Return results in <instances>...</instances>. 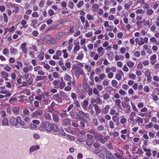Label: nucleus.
<instances>
[{"mask_svg": "<svg viewBox=\"0 0 159 159\" xmlns=\"http://www.w3.org/2000/svg\"><path fill=\"white\" fill-rule=\"evenodd\" d=\"M39 130L42 131L51 132L52 130L51 125L48 121L42 122L39 127Z\"/></svg>", "mask_w": 159, "mask_h": 159, "instance_id": "nucleus-1", "label": "nucleus"}, {"mask_svg": "<svg viewBox=\"0 0 159 159\" xmlns=\"http://www.w3.org/2000/svg\"><path fill=\"white\" fill-rule=\"evenodd\" d=\"M19 120H21V117L19 116L16 118L13 116H11L9 119V121L11 124L15 126H17L18 125Z\"/></svg>", "mask_w": 159, "mask_h": 159, "instance_id": "nucleus-2", "label": "nucleus"}, {"mask_svg": "<svg viewBox=\"0 0 159 159\" xmlns=\"http://www.w3.org/2000/svg\"><path fill=\"white\" fill-rule=\"evenodd\" d=\"M43 114V112L42 110L39 109L38 110H36L31 115V116L32 118H37L39 116H41Z\"/></svg>", "mask_w": 159, "mask_h": 159, "instance_id": "nucleus-3", "label": "nucleus"}, {"mask_svg": "<svg viewBox=\"0 0 159 159\" xmlns=\"http://www.w3.org/2000/svg\"><path fill=\"white\" fill-rule=\"evenodd\" d=\"M104 151L106 153V159H116V158H115L114 156L112 153L109 152V151L107 148H105L104 149Z\"/></svg>", "mask_w": 159, "mask_h": 159, "instance_id": "nucleus-4", "label": "nucleus"}, {"mask_svg": "<svg viewBox=\"0 0 159 159\" xmlns=\"http://www.w3.org/2000/svg\"><path fill=\"white\" fill-rule=\"evenodd\" d=\"M62 55V52L60 50H58L56 51L55 54L52 56V58L55 60H58L60 59V57Z\"/></svg>", "mask_w": 159, "mask_h": 159, "instance_id": "nucleus-5", "label": "nucleus"}, {"mask_svg": "<svg viewBox=\"0 0 159 159\" xmlns=\"http://www.w3.org/2000/svg\"><path fill=\"white\" fill-rule=\"evenodd\" d=\"M123 107L124 108V111L125 113L128 114L130 112L131 107L129 105L125 104L123 105Z\"/></svg>", "mask_w": 159, "mask_h": 159, "instance_id": "nucleus-6", "label": "nucleus"}, {"mask_svg": "<svg viewBox=\"0 0 159 159\" xmlns=\"http://www.w3.org/2000/svg\"><path fill=\"white\" fill-rule=\"evenodd\" d=\"M55 105V103L54 102L52 101L50 105L48 106V111L50 112H52L55 111L53 108Z\"/></svg>", "mask_w": 159, "mask_h": 159, "instance_id": "nucleus-7", "label": "nucleus"}, {"mask_svg": "<svg viewBox=\"0 0 159 159\" xmlns=\"http://www.w3.org/2000/svg\"><path fill=\"white\" fill-rule=\"evenodd\" d=\"M110 106L109 105H106L104 108L102 110V113L103 114H107L109 112V110L110 108Z\"/></svg>", "mask_w": 159, "mask_h": 159, "instance_id": "nucleus-8", "label": "nucleus"}, {"mask_svg": "<svg viewBox=\"0 0 159 159\" xmlns=\"http://www.w3.org/2000/svg\"><path fill=\"white\" fill-rule=\"evenodd\" d=\"M26 44L25 43H24L21 45V49H22V52L24 53H26L28 52V49L26 47Z\"/></svg>", "mask_w": 159, "mask_h": 159, "instance_id": "nucleus-9", "label": "nucleus"}, {"mask_svg": "<svg viewBox=\"0 0 159 159\" xmlns=\"http://www.w3.org/2000/svg\"><path fill=\"white\" fill-rule=\"evenodd\" d=\"M33 69L32 66L31 65H29L28 66H25L23 68V70L24 73H28L29 71Z\"/></svg>", "mask_w": 159, "mask_h": 159, "instance_id": "nucleus-10", "label": "nucleus"}, {"mask_svg": "<svg viewBox=\"0 0 159 159\" xmlns=\"http://www.w3.org/2000/svg\"><path fill=\"white\" fill-rule=\"evenodd\" d=\"M2 125L3 126H8L9 123L8 120L7 118H4L1 121Z\"/></svg>", "mask_w": 159, "mask_h": 159, "instance_id": "nucleus-11", "label": "nucleus"}, {"mask_svg": "<svg viewBox=\"0 0 159 159\" xmlns=\"http://www.w3.org/2000/svg\"><path fill=\"white\" fill-rule=\"evenodd\" d=\"M93 106L94 107V109L95 111L96 115H98L100 113L101 109L99 106L96 104H93Z\"/></svg>", "mask_w": 159, "mask_h": 159, "instance_id": "nucleus-12", "label": "nucleus"}, {"mask_svg": "<svg viewBox=\"0 0 159 159\" xmlns=\"http://www.w3.org/2000/svg\"><path fill=\"white\" fill-rule=\"evenodd\" d=\"M71 123L70 120L69 119H66L63 120L62 124L64 126L69 125Z\"/></svg>", "mask_w": 159, "mask_h": 159, "instance_id": "nucleus-13", "label": "nucleus"}, {"mask_svg": "<svg viewBox=\"0 0 159 159\" xmlns=\"http://www.w3.org/2000/svg\"><path fill=\"white\" fill-rule=\"evenodd\" d=\"M90 56L93 58V60H97L99 57L98 55L96 54L94 52H91L90 54Z\"/></svg>", "mask_w": 159, "mask_h": 159, "instance_id": "nucleus-14", "label": "nucleus"}, {"mask_svg": "<svg viewBox=\"0 0 159 159\" xmlns=\"http://www.w3.org/2000/svg\"><path fill=\"white\" fill-rule=\"evenodd\" d=\"M88 113H84L82 111H80L78 112V115L80 117H83L87 118Z\"/></svg>", "mask_w": 159, "mask_h": 159, "instance_id": "nucleus-15", "label": "nucleus"}, {"mask_svg": "<svg viewBox=\"0 0 159 159\" xmlns=\"http://www.w3.org/2000/svg\"><path fill=\"white\" fill-rule=\"evenodd\" d=\"M121 101L120 99H118L115 100V104L116 105L119 109L121 110H123L121 105Z\"/></svg>", "mask_w": 159, "mask_h": 159, "instance_id": "nucleus-16", "label": "nucleus"}, {"mask_svg": "<svg viewBox=\"0 0 159 159\" xmlns=\"http://www.w3.org/2000/svg\"><path fill=\"white\" fill-rule=\"evenodd\" d=\"M126 65L130 69H131L134 66V62L132 61H128L126 62Z\"/></svg>", "mask_w": 159, "mask_h": 159, "instance_id": "nucleus-17", "label": "nucleus"}, {"mask_svg": "<svg viewBox=\"0 0 159 159\" xmlns=\"http://www.w3.org/2000/svg\"><path fill=\"white\" fill-rule=\"evenodd\" d=\"M39 145H33L30 147L29 151L30 152H33L35 150L39 149Z\"/></svg>", "mask_w": 159, "mask_h": 159, "instance_id": "nucleus-18", "label": "nucleus"}, {"mask_svg": "<svg viewBox=\"0 0 159 159\" xmlns=\"http://www.w3.org/2000/svg\"><path fill=\"white\" fill-rule=\"evenodd\" d=\"M0 93L5 94V95H4L7 97H9L11 95V93L8 92L7 90L1 91H0Z\"/></svg>", "mask_w": 159, "mask_h": 159, "instance_id": "nucleus-19", "label": "nucleus"}, {"mask_svg": "<svg viewBox=\"0 0 159 159\" xmlns=\"http://www.w3.org/2000/svg\"><path fill=\"white\" fill-rule=\"evenodd\" d=\"M132 4L133 2L132 1H129L128 3H125L124 5L125 9L127 10L129 9Z\"/></svg>", "mask_w": 159, "mask_h": 159, "instance_id": "nucleus-20", "label": "nucleus"}, {"mask_svg": "<svg viewBox=\"0 0 159 159\" xmlns=\"http://www.w3.org/2000/svg\"><path fill=\"white\" fill-rule=\"evenodd\" d=\"M64 80L68 82H71V77L67 73H66L64 77Z\"/></svg>", "mask_w": 159, "mask_h": 159, "instance_id": "nucleus-21", "label": "nucleus"}, {"mask_svg": "<svg viewBox=\"0 0 159 159\" xmlns=\"http://www.w3.org/2000/svg\"><path fill=\"white\" fill-rule=\"evenodd\" d=\"M66 138L70 142H72L75 139V138L74 136L68 134L66 135Z\"/></svg>", "mask_w": 159, "mask_h": 159, "instance_id": "nucleus-22", "label": "nucleus"}, {"mask_svg": "<svg viewBox=\"0 0 159 159\" xmlns=\"http://www.w3.org/2000/svg\"><path fill=\"white\" fill-rule=\"evenodd\" d=\"M98 8V5L97 4H94L92 6V10L94 12L97 11Z\"/></svg>", "mask_w": 159, "mask_h": 159, "instance_id": "nucleus-23", "label": "nucleus"}, {"mask_svg": "<svg viewBox=\"0 0 159 159\" xmlns=\"http://www.w3.org/2000/svg\"><path fill=\"white\" fill-rule=\"evenodd\" d=\"M20 110V108L18 107L14 106L12 109V111L14 113L18 114Z\"/></svg>", "mask_w": 159, "mask_h": 159, "instance_id": "nucleus-24", "label": "nucleus"}, {"mask_svg": "<svg viewBox=\"0 0 159 159\" xmlns=\"http://www.w3.org/2000/svg\"><path fill=\"white\" fill-rule=\"evenodd\" d=\"M88 105V100H85L83 101L82 104V106L84 110L87 109V106Z\"/></svg>", "mask_w": 159, "mask_h": 159, "instance_id": "nucleus-25", "label": "nucleus"}, {"mask_svg": "<svg viewBox=\"0 0 159 159\" xmlns=\"http://www.w3.org/2000/svg\"><path fill=\"white\" fill-rule=\"evenodd\" d=\"M150 42L151 43H155L156 45H159V42L157 41V40L154 37H151L150 39Z\"/></svg>", "mask_w": 159, "mask_h": 159, "instance_id": "nucleus-26", "label": "nucleus"}, {"mask_svg": "<svg viewBox=\"0 0 159 159\" xmlns=\"http://www.w3.org/2000/svg\"><path fill=\"white\" fill-rule=\"evenodd\" d=\"M51 127L52 129L56 132H57L59 130L57 126L55 124H52Z\"/></svg>", "mask_w": 159, "mask_h": 159, "instance_id": "nucleus-27", "label": "nucleus"}, {"mask_svg": "<svg viewBox=\"0 0 159 159\" xmlns=\"http://www.w3.org/2000/svg\"><path fill=\"white\" fill-rule=\"evenodd\" d=\"M93 143V139L88 138L86 141V144L88 146H90L92 145Z\"/></svg>", "mask_w": 159, "mask_h": 159, "instance_id": "nucleus-28", "label": "nucleus"}, {"mask_svg": "<svg viewBox=\"0 0 159 159\" xmlns=\"http://www.w3.org/2000/svg\"><path fill=\"white\" fill-rule=\"evenodd\" d=\"M59 133L62 136H65L66 135V134L64 132L62 127H60L58 130Z\"/></svg>", "mask_w": 159, "mask_h": 159, "instance_id": "nucleus-29", "label": "nucleus"}, {"mask_svg": "<svg viewBox=\"0 0 159 159\" xmlns=\"http://www.w3.org/2000/svg\"><path fill=\"white\" fill-rule=\"evenodd\" d=\"M62 53H63V57L65 58H67L68 56V54L67 52V50L66 49H63L62 51Z\"/></svg>", "mask_w": 159, "mask_h": 159, "instance_id": "nucleus-30", "label": "nucleus"}, {"mask_svg": "<svg viewBox=\"0 0 159 159\" xmlns=\"http://www.w3.org/2000/svg\"><path fill=\"white\" fill-rule=\"evenodd\" d=\"M63 26V25L62 24H59L57 25H52V28L54 29H59L62 28Z\"/></svg>", "mask_w": 159, "mask_h": 159, "instance_id": "nucleus-31", "label": "nucleus"}, {"mask_svg": "<svg viewBox=\"0 0 159 159\" xmlns=\"http://www.w3.org/2000/svg\"><path fill=\"white\" fill-rule=\"evenodd\" d=\"M51 37L49 35H47L45 37V39L46 40V43L48 44H50L51 43V40H49L50 39Z\"/></svg>", "mask_w": 159, "mask_h": 159, "instance_id": "nucleus-32", "label": "nucleus"}, {"mask_svg": "<svg viewBox=\"0 0 159 159\" xmlns=\"http://www.w3.org/2000/svg\"><path fill=\"white\" fill-rule=\"evenodd\" d=\"M84 67L85 69L88 72H90L92 69V66L90 65H85L84 66Z\"/></svg>", "mask_w": 159, "mask_h": 159, "instance_id": "nucleus-33", "label": "nucleus"}, {"mask_svg": "<svg viewBox=\"0 0 159 159\" xmlns=\"http://www.w3.org/2000/svg\"><path fill=\"white\" fill-rule=\"evenodd\" d=\"M44 53L43 52L40 53L37 56V57L40 60H42L44 58Z\"/></svg>", "mask_w": 159, "mask_h": 159, "instance_id": "nucleus-34", "label": "nucleus"}, {"mask_svg": "<svg viewBox=\"0 0 159 159\" xmlns=\"http://www.w3.org/2000/svg\"><path fill=\"white\" fill-rule=\"evenodd\" d=\"M136 14H143L145 12V11L142 9H139L135 11Z\"/></svg>", "mask_w": 159, "mask_h": 159, "instance_id": "nucleus-35", "label": "nucleus"}, {"mask_svg": "<svg viewBox=\"0 0 159 159\" xmlns=\"http://www.w3.org/2000/svg\"><path fill=\"white\" fill-rule=\"evenodd\" d=\"M42 102L44 103V104L46 105H48L50 104L51 102V100L49 98H47L43 99L42 100Z\"/></svg>", "mask_w": 159, "mask_h": 159, "instance_id": "nucleus-36", "label": "nucleus"}, {"mask_svg": "<svg viewBox=\"0 0 159 159\" xmlns=\"http://www.w3.org/2000/svg\"><path fill=\"white\" fill-rule=\"evenodd\" d=\"M12 7L14 8L13 12L16 13H17L19 11L20 8L18 7L15 6L14 5L12 6Z\"/></svg>", "mask_w": 159, "mask_h": 159, "instance_id": "nucleus-37", "label": "nucleus"}, {"mask_svg": "<svg viewBox=\"0 0 159 159\" xmlns=\"http://www.w3.org/2000/svg\"><path fill=\"white\" fill-rule=\"evenodd\" d=\"M44 116L47 120H50L51 119V115L48 113H45Z\"/></svg>", "mask_w": 159, "mask_h": 159, "instance_id": "nucleus-38", "label": "nucleus"}, {"mask_svg": "<svg viewBox=\"0 0 159 159\" xmlns=\"http://www.w3.org/2000/svg\"><path fill=\"white\" fill-rule=\"evenodd\" d=\"M129 79H132L133 80H135L137 78L136 75L135 74L132 73L129 75Z\"/></svg>", "mask_w": 159, "mask_h": 159, "instance_id": "nucleus-39", "label": "nucleus"}, {"mask_svg": "<svg viewBox=\"0 0 159 159\" xmlns=\"http://www.w3.org/2000/svg\"><path fill=\"white\" fill-rule=\"evenodd\" d=\"M85 139V137L80 136L77 139V141L80 142H84Z\"/></svg>", "mask_w": 159, "mask_h": 159, "instance_id": "nucleus-40", "label": "nucleus"}, {"mask_svg": "<svg viewBox=\"0 0 159 159\" xmlns=\"http://www.w3.org/2000/svg\"><path fill=\"white\" fill-rule=\"evenodd\" d=\"M111 54L107 53V55L108 57V58L109 60H110L111 61H112L114 58V53L112 52H111Z\"/></svg>", "mask_w": 159, "mask_h": 159, "instance_id": "nucleus-41", "label": "nucleus"}, {"mask_svg": "<svg viewBox=\"0 0 159 159\" xmlns=\"http://www.w3.org/2000/svg\"><path fill=\"white\" fill-rule=\"evenodd\" d=\"M80 49V46L79 45H76L75 46L73 49V52L74 53H76L79 51Z\"/></svg>", "mask_w": 159, "mask_h": 159, "instance_id": "nucleus-42", "label": "nucleus"}, {"mask_svg": "<svg viewBox=\"0 0 159 159\" xmlns=\"http://www.w3.org/2000/svg\"><path fill=\"white\" fill-rule=\"evenodd\" d=\"M52 117H53V119L55 122H58V121L59 118H58V116L56 115L55 114L53 113L52 114Z\"/></svg>", "mask_w": 159, "mask_h": 159, "instance_id": "nucleus-43", "label": "nucleus"}, {"mask_svg": "<svg viewBox=\"0 0 159 159\" xmlns=\"http://www.w3.org/2000/svg\"><path fill=\"white\" fill-rule=\"evenodd\" d=\"M96 98V103L98 104H101L102 102V99L99 97H98Z\"/></svg>", "mask_w": 159, "mask_h": 159, "instance_id": "nucleus-44", "label": "nucleus"}, {"mask_svg": "<svg viewBox=\"0 0 159 159\" xmlns=\"http://www.w3.org/2000/svg\"><path fill=\"white\" fill-rule=\"evenodd\" d=\"M98 140L100 143H104L105 142V140L104 138H103L102 136H99L98 138Z\"/></svg>", "mask_w": 159, "mask_h": 159, "instance_id": "nucleus-45", "label": "nucleus"}, {"mask_svg": "<svg viewBox=\"0 0 159 159\" xmlns=\"http://www.w3.org/2000/svg\"><path fill=\"white\" fill-rule=\"evenodd\" d=\"M10 51L13 54H16L18 53L17 50L14 48H11Z\"/></svg>", "mask_w": 159, "mask_h": 159, "instance_id": "nucleus-46", "label": "nucleus"}, {"mask_svg": "<svg viewBox=\"0 0 159 159\" xmlns=\"http://www.w3.org/2000/svg\"><path fill=\"white\" fill-rule=\"evenodd\" d=\"M135 43L139 45H143L142 41H140L139 38H136L135 39Z\"/></svg>", "mask_w": 159, "mask_h": 159, "instance_id": "nucleus-47", "label": "nucleus"}, {"mask_svg": "<svg viewBox=\"0 0 159 159\" xmlns=\"http://www.w3.org/2000/svg\"><path fill=\"white\" fill-rule=\"evenodd\" d=\"M59 84V86L60 89H63L66 85L65 82H60Z\"/></svg>", "mask_w": 159, "mask_h": 159, "instance_id": "nucleus-48", "label": "nucleus"}, {"mask_svg": "<svg viewBox=\"0 0 159 159\" xmlns=\"http://www.w3.org/2000/svg\"><path fill=\"white\" fill-rule=\"evenodd\" d=\"M109 125L110 128L111 129H113L114 127V122L112 120H111L109 121Z\"/></svg>", "mask_w": 159, "mask_h": 159, "instance_id": "nucleus-49", "label": "nucleus"}, {"mask_svg": "<svg viewBox=\"0 0 159 159\" xmlns=\"http://www.w3.org/2000/svg\"><path fill=\"white\" fill-rule=\"evenodd\" d=\"M152 20H151V22H150V20H148L146 21L144 24V25L145 26L151 25H152Z\"/></svg>", "mask_w": 159, "mask_h": 159, "instance_id": "nucleus-50", "label": "nucleus"}, {"mask_svg": "<svg viewBox=\"0 0 159 159\" xmlns=\"http://www.w3.org/2000/svg\"><path fill=\"white\" fill-rule=\"evenodd\" d=\"M60 94L61 97H67L68 96L67 93L63 91L60 92Z\"/></svg>", "mask_w": 159, "mask_h": 159, "instance_id": "nucleus-51", "label": "nucleus"}, {"mask_svg": "<svg viewBox=\"0 0 159 159\" xmlns=\"http://www.w3.org/2000/svg\"><path fill=\"white\" fill-rule=\"evenodd\" d=\"M27 23V22L25 20H23L21 22V24L23 25V27L24 28H26L27 25H26Z\"/></svg>", "mask_w": 159, "mask_h": 159, "instance_id": "nucleus-52", "label": "nucleus"}, {"mask_svg": "<svg viewBox=\"0 0 159 159\" xmlns=\"http://www.w3.org/2000/svg\"><path fill=\"white\" fill-rule=\"evenodd\" d=\"M152 98L154 101L156 102L158 100V96L156 94H153L152 95Z\"/></svg>", "mask_w": 159, "mask_h": 159, "instance_id": "nucleus-53", "label": "nucleus"}, {"mask_svg": "<svg viewBox=\"0 0 159 159\" xmlns=\"http://www.w3.org/2000/svg\"><path fill=\"white\" fill-rule=\"evenodd\" d=\"M52 77L55 79L59 78V75L57 72H54L52 74Z\"/></svg>", "mask_w": 159, "mask_h": 159, "instance_id": "nucleus-54", "label": "nucleus"}, {"mask_svg": "<svg viewBox=\"0 0 159 159\" xmlns=\"http://www.w3.org/2000/svg\"><path fill=\"white\" fill-rule=\"evenodd\" d=\"M112 85L113 87H116L118 84V82L115 80H112L111 82Z\"/></svg>", "mask_w": 159, "mask_h": 159, "instance_id": "nucleus-55", "label": "nucleus"}, {"mask_svg": "<svg viewBox=\"0 0 159 159\" xmlns=\"http://www.w3.org/2000/svg\"><path fill=\"white\" fill-rule=\"evenodd\" d=\"M136 116V113L134 112H132L130 114V116L131 117V118L130 119V120H132Z\"/></svg>", "mask_w": 159, "mask_h": 159, "instance_id": "nucleus-56", "label": "nucleus"}, {"mask_svg": "<svg viewBox=\"0 0 159 159\" xmlns=\"http://www.w3.org/2000/svg\"><path fill=\"white\" fill-rule=\"evenodd\" d=\"M144 75L146 77L149 76H151V72L148 70H146L144 72Z\"/></svg>", "mask_w": 159, "mask_h": 159, "instance_id": "nucleus-57", "label": "nucleus"}, {"mask_svg": "<svg viewBox=\"0 0 159 159\" xmlns=\"http://www.w3.org/2000/svg\"><path fill=\"white\" fill-rule=\"evenodd\" d=\"M136 121L137 122H139L141 124H143V119L142 118L138 116L137 117V118L136 120Z\"/></svg>", "mask_w": 159, "mask_h": 159, "instance_id": "nucleus-58", "label": "nucleus"}, {"mask_svg": "<svg viewBox=\"0 0 159 159\" xmlns=\"http://www.w3.org/2000/svg\"><path fill=\"white\" fill-rule=\"evenodd\" d=\"M154 11L152 9H148L146 11L147 13L149 15H152Z\"/></svg>", "mask_w": 159, "mask_h": 159, "instance_id": "nucleus-59", "label": "nucleus"}, {"mask_svg": "<svg viewBox=\"0 0 159 159\" xmlns=\"http://www.w3.org/2000/svg\"><path fill=\"white\" fill-rule=\"evenodd\" d=\"M153 126V124L152 123L150 122L148 124L146 125L145 126V127L147 129H148L152 128Z\"/></svg>", "mask_w": 159, "mask_h": 159, "instance_id": "nucleus-60", "label": "nucleus"}, {"mask_svg": "<svg viewBox=\"0 0 159 159\" xmlns=\"http://www.w3.org/2000/svg\"><path fill=\"white\" fill-rule=\"evenodd\" d=\"M84 4V2L83 1H81L79 2L77 4V7L80 8L82 7V6Z\"/></svg>", "mask_w": 159, "mask_h": 159, "instance_id": "nucleus-61", "label": "nucleus"}, {"mask_svg": "<svg viewBox=\"0 0 159 159\" xmlns=\"http://www.w3.org/2000/svg\"><path fill=\"white\" fill-rule=\"evenodd\" d=\"M97 129L99 131H103L104 129V127L102 125H100L98 127Z\"/></svg>", "mask_w": 159, "mask_h": 159, "instance_id": "nucleus-62", "label": "nucleus"}, {"mask_svg": "<svg viewBox=\"0 0 159 159\" xmlns=\"http://www.w3.org/2000/svg\"><path fill=\"white\" fill-rule=\"evenodd\" d=\"M115 77L116 79L118 80H120L122 79L121 75L120 74H116Z\"/></svg>", "mask_w": 159, "mask_h": 159, "instance_id": "nucleus-63", "label": "nucleus"}, {"mask_svg": "<svg viewBox=\"0 0 159 159\" xmlns=\"http://www.w3.org/2000/svg\"><path fill=\"white\" fill-rule=\"evenodd\" d=\"M37 128V126L34 124H31L30 126V129H35Z\"/></svg>", "mask_w": 159, "mask_h": 159, "instance_id": "nucleus-64", "label": "nucleus"}]
</instances>
